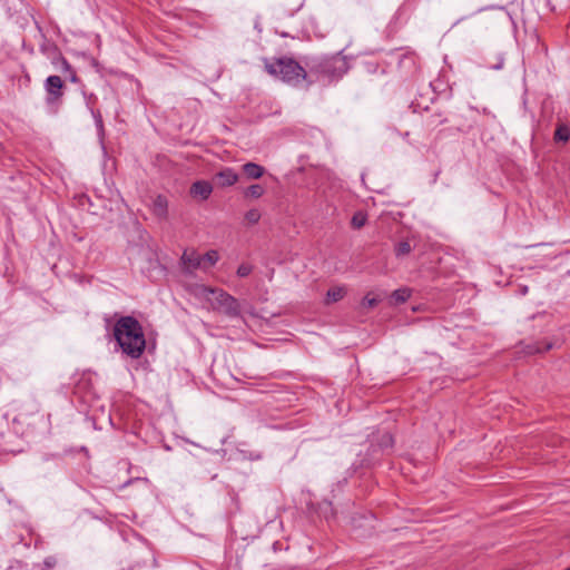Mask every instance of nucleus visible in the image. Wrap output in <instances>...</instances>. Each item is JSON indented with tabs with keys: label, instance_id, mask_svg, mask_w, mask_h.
Listing matches in <instances>:
<instances>
[{
	"label": "nucleus",
	"instance_id": "obj_23",
	"mask_svg": "<svg viewBox=\"0 0 570 570\" xmlns=\"http://www.w3.org/2000/svg\"><path fill=\"white\" fill-rule=\"evenodd\" d=\"M265 189L259 184H253L245 190V196L252 198H259L263 196Z\"/></svg>",
	"mask_w": 570,
	"mask_h": 570
},
{
	"label": "nucleus",
	"instance_id": "obj_9",
	"mask_svg": "<svg viewBox=\"0 0 570 570\" xmlns=\"http://www.w3.org/2000/svg\"><path fill=\"white\" fill-rule=\"evenodd\" d=\"M40 50L48 57L53 67H58V65L65 59L61 50L53 42L42 45Z\"/></svg>",
	"mask_w": 570,
	"mask_h": 570
},
{
	"label": "nucleus",
	"instance_id": "obj_33",
	"mask_svg": "<svg viewBox=\"0 0 570 570\" xmlns=\"http://www.w3.org/2000/svg\"><path fill=\"white\" fill-rule=\"evenodd\" d=\"M493 68H494V69H501V68H502V62L497 63Z\"/></svg>",
	"mask_w": 570,
	"mask_h": 570
},
{
	"label": "nucleus",
	"instance_id": "obj_2",
	"mask_svg": "<svg viewBox=\"0 0 570 570\" xmlns=\"http://www.w3.org/2000/svg\"><path fill=\"white\" fill-rule=\"evenodd\" d=\"M305 65L308 68V76L316 75L317 78L328 81L338 80L350 69L347 58L341 52L336 55H323L307 57Z\"/></svg>",
	"mask_w": 570,
	"mask_h": 570
},
{
	"label": "nucleus",
	"instance_id": "obj_26",
	"mask_svg": "<svg viewBox=\"0 0 570 570\" xmlns=\"http://www.w3.org/2000/svg\"><path fill=\"white\" fill-rule=\"evenodd\" d=\"M364 72L372 75L376 73L380 69V63L376 60H365L362 62Z\"/></svg>",
	"mask_w": 570,
	"mask_h": 570
},
{
	"label": "nucleus",
	"instance_id": "obj_19",
	"mask_svg": "<svg viewBox=\"0 0 570 570\" xmlns=\"http://www.w3.org/2000/svg\"><path fill=\"white\" fill-rule=\"evenodd\" d=\"M219 259L218 252L215 249H210L202 255V264L206 265V271L214 266Z\"/></svg>",
	"mask_w": 570,
	"mask_h": 570
},
{
	"label": "nucleus",
	"instance_id": "obj_34",
	"mask_svg": "<svg viewBox=\"0 0 570 570\" xmlns=\"http://www.w3.org/2000/svg\"><path fill=\"white\" fill-rule=\"evenodd\" d=\"M563 570H570V566H569V567H567V568H566V569H563Z\"/></svg>",
	"mask_w": 570,
	"mask_h": 570
},
{
	"label": "nucleus",
	"instance_id": "obj_24",
	"mask_svg": "<svg viewBox=\"0 0 570 570\" xmlns=\"http://www.w3.org/2000/svg\"><path fill=\"white\" fill-rule=\"evenodd\" d=\"M570 138V129L567 126H559L554 132V140L557 141H568Z\"/></svg>",
	"mask_w": 570,
	"mask_h": 570
},
{
	"label": "nucleus",
	"instance_id": "obj_15",
	"mask_svg": "<svg viewBox=\"0 0 570 570\" xmlns=\"http://www.w3.org/2000/svg\"><path fill=\"white\" fill-rule=\"evenodd\" d=\"M375 443L377 444V449L385 454L393 448L394 439L391 433L384 432L376 439Z\"/></svg>",
	"mask_w": 570,
	"mask_h": 570
},
{
	"label": "nucleus",
	"instance_id": "obj_20",
	"mask_svg": "<svg viewBox=\"0 0 570 570\" xmlns=\"http://www.w3.org/2000/svg\"><path fill=\"white\" fill-rule=\"evenodd\" d=\"M58 563V559L56 556H48L41 563H36L33 566L35 570H52Z\"/></svg>",
	"mask_w": 570,
	"mask_h": 570
},
{
	"label": "nucleus",
	"instance_id": "obj_1",
	"mask_svg": "<svg viewBox=\"0 0 570 570\" xmlns=\"http://www.w3.org/2000/svg\"><path fill=\"white\" fill-rule=\"evenodd\" d=\"M114 337L122 353L139 358L146 348L141 324L134 316H121L114 326Z\"/></svg>",
	"mask_w": 570,
	"mask_h": 570
},
{
	"label": "nucleus",
	"instance_id": "obj_32",
	"mask_svg": "<svg viewBox=\"0 0 570 570\" xmlns=\"http://www.w3.org/2000/svg\"><path fill=\"white\" fill-rule=\"evenodd\" d=\"M278 547H281L279 542L276 541V542L273 543V550L274 551H277Z\"/></svg>",
	"mask_w": 570,
	"mask_h": 570
},
{
	"label": "nucleus",
	"instance_id": "obj_21",
	"mask_svg": "<svg viewBox=\"0 0 570 570\" xmlns=\"http://www.w3.org/2000/svg\"><path fill=\"white\" fill-rule=\"evenodd\" d=\"M366 220L367 216L365 213L356 212L351 219V225L353 228L360 229L366 224Z\"/></svg>",
	"mask_w": 570,
	"mask_h": 570
},
{
	"label": "nucleus",
	"instance_id": "obj_27",
	"mask_svg": "<svg viewBox=\"0 0 570 570\" xmlns=\"http://www.w3.org/2000/svg\"><path fill=\"white\" fill-rule=\"evenodd\" d=\"M245 219L248 222V224H252V225L258 223V220L261 219L259 210L256 208L249 209L245 214Z\"/></svg>",
	"mask_w": 570,
	"mask_h": 570
},
{
	"label": "nucleus",
	"instance_id": "obj_28",
	"mask_svg": "<svg viewBox=\"0 0 570 570\" xmlns=\"http://www.w3.org/2000/svg\"><path fill=\"white\" fill-rule=\"evenodd\" d=\"M253 272V266L250 264L243 263L237 268V276L240 278L247 277Z\"/></svg>",
	"mask_w": 570,
	"mask_h": 570
},
{
	"label": "nucleus",
	"instance_id": "obj_18",
	"mask_svg": "<svg viewBox=\"0 0 570 570\" xmlns=\"http://www.w3.org/2000/svg\"><path fill=\"white\" fill-rule=\"evenodd\" d=\"M154 213L159 217H165L167 214V199L159 195L154 200Z\"/></svg>",
	"mask_w": 570,
	"mask_h": 570
},
{
	"label": "nucleus",
	"instance_id": "obj_7",
	"mask_svg": "<svg viewBox=\"0 0 570 570\" xmlns=\"http://www.w3.org/2000/svg\"><path fill=\"white\" fill-rule=\"evenodd\" d=\"M238 180V175L232 168H224L220 171L216 173L213 177V181L218 187H229L236 184Z\"/></svg>",
	"mask_w": 570,
	"mask_h": 570
},
{
	"label": "nucleus",
	"instance_id": "obj_8",
	"mask_svg": "<svg viewBox=\"0 0 570 570\" xmlns=\"http://www.w3.org/2000/svg\"><path fill=\"white\" fill-rule=\"evenodd\" d=\"M213 191V185L207 180H197L190 186L189 193L193 197H198L202 200L209 198Z\"/></svg>",
	"mask_w": 570,
	"mask_h": 570
},
{
	"label": "nucleus",
	"instance_id": "obj_13",
	"mask_svg": "<svg viewBox=\"0 0 570 570\" xmlns=\"http://www.w3.org/2000/svg\"><path fill=\"white\" fill-rule=\"evenodd\" d=\"M346 295L345 286H333L331 287L325 297V304L330 305L341 301Z\"/></svg>",
	"mask_w": 570,
	"mask_h": 570
},
{
	"label": "nucleus",
	"instance_id": "obj_5",
	"mask_svg": "<svg viewBox=\"0 0 570 570\" xmlns=\"http://www.w3.org/2000/svg\"><path fill=\"white\" fill-rule=\"evenodd\" d=\"M205 292H208L214 295L212 306L214 309L224 313L228 317H239L240 316V306L238 301L225 292L224 289L216 288H205Z\"/></svg>",
	"mask_w": 570,
	"mask_h": 570
},
{
	"label": "nucleus",
	"instance_id": "obj_12",
	"mask_svg": "<svg viewBox=\"0 0 570 570\" xmlns=\"http://www.w3.org/2000/svg\"><path fill=\"white\" fill-rule=\"evenodd\" d=\"M243 173L249 179H258L264 175L265 169L256 163H246L243 165Z\"/></svg>",
	"mask_w": 570,
	"mask_h": 570
},
{
	"label": "nucleus",
	"instance_id": "obj_25",
	"mask_svg": "<svg viewBox=\"0 0 570 570\" xmlns=\"http://www.w3.org/2000/svg\"><path fill=\"white\" fill-rule=\"evenodd\" d=\"M412 250L411 244L407 240H402L396 244L395 246V255L397 257L405 256L410 254Z\"/></svg>",
	"mask_w": 570,
	"mask_h": 570
},
{
	"label": "nucleus",
	"instance_id": "obj_6",
	"mask_svg": "<svg viewBox=\"0 0 570 570\" xmlns=\"http://www.w3.org/2000/svg\"><path fill=\"white\" fill-rule=\"evenodd\" d=\"M180 265L186 274H193L196 269L206 271V265L202 264V255L195 249L184 250L180 257Z\"/></svg>",
	"mask_w": 570,
	"mask_h": 570
},
{
	"label": "nucleus",
	"instance_id": "obj_17",
	"mask_svg": "<svg viewBox=\"0 0 570 570\" xmlns=\"http://www.w3.org/2000/svg\"><path fill=\"white\" fill-rule=\"evenodd\" d=\"M446 121L448 118L442 111H435L426 118V126L434 129L438 126L445 124Z\"/></svg>",
	"mask_w": 570,
	"mask_h": 570
},
{
	"label": "nucleus",
	"instance_id": "obj_11",
	"mask_svg": "<svg viewBox=\"0 0 570 570\" xmlns=\"http://www.w3.org/2000/svg\"><path fill=\"white\" fill-rule=\"evenodd\" d=\"M55 68L65 76L66 80H69L72 83L79 82V77L77 76L76 70L66 58L58 65V67Z\"/></svg>",
	"mask_w": 570,
	"mask_h": 570
},
{
	"label": "nucleus",
	"instance_id": "obj_30",
	"mask_svg": "<svg viewBox=\"0 0 570 570\" xmlns=\"http://www.w3.org/2000/svg\"><path fill=\"white\" fill-rule=\"evenodd\" d=\"M91 114L95 118L96 126L102 128V117L99 110H91Z\"/></svg>",
	"mask_w": 570,
	"mask_h": 570
},
{
	"label": "nucleus",
	"instance_id": "obj_14",
	"mask_svg": "<svg viewBox=\"0 0 570 570\" xmlns=\"http://www.w3.org/2000/svg\"><path fill=\"white\" fill-rule=\"evenodd\" d=\"M552 347H553V344H552L551 342H548V341H541V342H535V343L528 344V345L524 347V352H525L527 354L533 355V354H538V353H544V352H548V351H550Z\"/></svg>",
	"mask_w": 570,
	"mask_h": 570
},
{
	"label": "nucleus",
	"instance_id": "obj_29",
	"mask_svg": "<svg viewBox=\"0 0 570 570\" xmlns=\"http://www.w3.org/2000/svg\"><path fill=\"white\" fill-rule=\"evenodd\" d=\"M379 299L370 296H365L362 301V305L368 308H373L377 305Z\"/></svg>",
	"mask_w": 570,
	"mask_h": 570
},
{
	"label": "nucleus",
	"instance_id": "obj_16",
	"mask_svg": "<svg viewBox=\"0 0 570 570\" xmlns=\"http://www.w3.org/2000/svg\"><path fill=\"white\" fill-rule=\"evenodd\" d=\"M313 509L318 513V515L325 518L326 520L335 517V511L331 501L323 500L322 502L317 503L316 508L313 507Z\"/></svg>",
	"mask_w": 570,
	"mask_h": 570
},
{
	"label": "nucleus",
	"instance_id": "obj_3",
	"mask_svg": "<svg viewBox=\"0 0 570 570\" xmlns=\"http://www.w3.org/2000/svg\"><path fill=\"white\" fill-rule=\"evenodd\" d=\"M264 67L267 73L291 86L296 87L302 81H307L308 85L313 83L306 69L293 58L281 57L272 60L264 58Z\"/></svg>",
	"mask_w": 570,
	"mask_h": 570
},
{
	"label": "nucleus",
	"instance_id": "obj_31",
	"mask_svg": "<svg viewBox=\"0 0 570 570\" xmlns=\"http://www.w3.org/2000/svg\"><path fill=\"white\" fill-rule=\"evenodd\" d=\"M520 293L522 295H525L528 293V286H522L521 289H520Z\"/></svg>",
	"mask_w": 570,
	"mask_h": 570
},
{
	"label": "nucleus",
	"instance_id": "obj_22",
	"mask_svg": "<svg viewBox=\"0 0 570 570\" xmlns=\"http://www.w3.org/2000/svg\"><path fill=\"white\" fill-rule=\"evenodd\" d=\"M411 296V292L407 288H400L392 293V298L395 303L402 304L406 302Z\"/></svg>",
	"mask_w": 570,
	"mask_h": 570
},
{
	"label": "nucleus",
	"instance_id": "obj_4",
	"mask_svg": "<svg viewBox=\"0 0 570 570\" xmlns=\"http://www.w3.org/2000/svg\"><path fill=\"white\" fill-rule=\"evenodd\" d=\"M65 81L58 75H51L46 78L43 89L46 91V106L50 114L56 115L61 105L65 95Z\"/></svg>",
	"mask_w": 570,
	"mask_h": 570
},
{
	"label": "nucleus",
	"instance_id": "obj_10",
	"mask_svg": "<svg viewBox=\"0 0 570 570\" xmlns=\"http://www.w3.org/2000/svg\"><path fill=\"white\" fill-rule=\"evenodd\" d=\"M383 454L384 453H382L377 449V444L374 441H372L371 445L367 449L365 456L361 460L360 465L371 468L380 461V459Z\"/></svg>",
	"mask_w": 570,
	"mask_h": 570
}]
</instances>
